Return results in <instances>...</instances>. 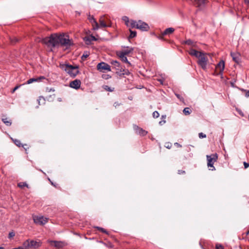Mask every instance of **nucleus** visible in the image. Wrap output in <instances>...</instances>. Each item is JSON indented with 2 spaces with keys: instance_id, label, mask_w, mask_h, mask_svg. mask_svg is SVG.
<instances>
[{
  "instance_id": "nucleus-1",
  "label": "nucleus",
  "mask_w": 249,
  "mask_h": 249,
  "mask_svg": "<svg viewBox=\"0 0 249 249\" xmlns=\"http://www.w3.org/2000/svg\"><path fill=\"white\" fill-rule=\"evenodd\" d=\"M42 42L53 48L61 46L68 49L73 45L72 39H70L69 36L64 34H52L49 37L43 38Z\"/></svg>"
},
{
  "instance_id": "nucleus-2",
  "label": "nucleus",
  "mask_w": 249,
  "mask_h": 249,
  "mask_svg": "<svg viewBox=\"0 0 249 249\" xmlns=\"http://www.w3.org/2000/svg\"><path fill=\"white\" fill-rule=\"evenodd\" d=\"M188 53L191 56L195 57L198 60L200 56L204 53L201 51H198L196 50V45L191 40H188Z\"/></svg>"
},
{
  "instance_id": "nucleus-3",
  "label": "nucleus",
  "mask_w": 249,
  "mask_h": 249,
  "mask_svg": "<svg viewBox=\"0 0 249 249\" xmlns=\"http://www.w3.org/2000/svg\"><path fill=\"white\" fill-rule=\"evenodd\" d=\"M60 68L72 77H75L79 73L77 66H73L68 64H60Z\"/></svg>"
},
{
  "instance_id": "nucleus-4",
  "label": "nucleus",
  "mask_w": 249,
  "mask_h": 249,
  "mask_svg": "<svg viewBox=\"0 0 249 249\" xmlns=\"http://www.w3.org/2000/svg\"><path fill=\"white\" fill-rule=\"evenodd\" d=\"M131 28H136L142 31H147L149 29V25L141 20L136 21L131 19Z\"/></svg>"
},
{
  "instance_id": "nucleus-5",
  "label": "nucleus",
  "mask_w": 249,
  "mask_h": 249,
  "mask_svg": "<svg viewBox=\"0 0 249 249\" xmlns=\"http://www.w3.org/2000/svg\"><path fill=\"white\" fill-rule=\"evenodd\" d=\"M207 166L209 168V170L214 171L215 170L213 166L214 163L217 161L218 159V155L216 153L211 154V155L206 156Z\"/></svg>"
},
{
  "instance_id": "nucleus-6",
  "label": "nucleus",
  "mask_w": 249,
  "mask_h": 249,
  "mask_svg": "<svg viewBox=\"0 0 249 249\" xmlns=\"http://www.w3.org/2000/svg\"><path fill=\"white\" fill-rule=\"evenodd\" d=\"M210 56V54L204 53L197 61L198 65L204 70L207 69V66L209 63L208 57Z\"/></svg>"
},
{
  "instance_id": "nucleus-7",
  "label": "nucleus",
  "mask_w": 249,
  "mask_h": 249,
  "mask_svg": "<svg viewBox=\"0 0 249 249\" xmlns=\"http://www.w3.org/2000/svg\"><path fill=\"white\" fill-rule=\"evenodd\" d=\"M90 21L92 23L93 29L94 30L98 29L99 26L102 28H105L107 26L106 24V18L105 16L100 17L99 20L100 24L99 25L96 20L93 18V17H92L91 19H90Z\"/></svg>"
},
{
  "instance_id": "nucleus-8",
  "label": "nucleus",
  "mask_w": 249,
  "mask_h": 249,
  "mask_svg": "<svg viewBox=\"0 0 249 249\" xmlns=\"http://www.w3.org/2000/svg\"><path fill=\"white\" fill-rule=\"evenodd\" d=\"M23 245L26 249L29 248L36 249L41 246V243L39 241L28 239L23 243Z\"/></svg>"
},
{
  "instance_id": "nucleus-9",
  "label": "nucleus",
  "mask_w": 249,
  "mask_h": 249,
  "mask_svg": "<svg viewBox=\"0 0 249 249\" xmlns=\"http://www.w3.org/2000/svg\"><path fill=\"white\" fill-rule=\"evenodd\" d=\"M97 69L102 72L111 71L110 66L105 62L99 63L97 66Z\"/></svg>"
},
{
  "instance_id": "nucleus-10",
  "label": "nucleus",
  "mask_w": 249,
  "mask_h": 249,
  "mask_svg": "<svg viewBox=\"0 0 249 249\" xmlns=\"http://www.w3.org/2000/svg\"><path fill=\"white\" fill-rule=\"evenodd\" d=\"M34 220L35 223L36 224L44 225L48 222V218L43 216H36L34 218Z\"/></svg>"
},
{
  "instance_id": "nucleus-11",
  "label": "nucleus",
  "mask_w": 249,
  "mask_h": 249,
  "mask_svg": "<svg viewBox=\"0 0 249 249\" xmlns=\"http://www.w3.org/2000/svg\"><path fill=\"white\" fill-rule=\"evenodd\" d=\"M116 73L120 76H124V75H128L130 72L127 69H124L122 66L119 68V70L116 71Z\"/></svg>"
},
{
  "instance_id": "nucleus-12",
  "label": "nucleus",
  "mask_w": 249,
  "mask_h": 249,
  "mask_svg": "<svg viewBox=\"0 0 249 249\" xmlns=\"http://www.w3.org/2000/svg\"><path fill=\"white\" fill-rule=\"evenodd\" d=\"M194 5L200 8H203L207 3L208 0H191Z\"/></svg>"
},
{
  "instance_id": "nucleus-13",
  "label": "nucleus",
  "mask_w": 249,
  "mask_h": 249,
  "mask_svg": "<svg viewBox=\"0 0 249 249\" xmlns=\"http://www.w3.org/2000/svg\"><path fill=\"white\" fill-rule=\"evenodd\" d=\"M81 84V82L80 80L75 79V80L70 82V87H71L73 89H78L80 88Z\"/></svg>"
},
{
  "instance_id": "nucleus-14",
  "label": "nucleus",
  "mask_w": 249,
  "mask_h": 249,
  "mask_svg": "<svg viewBox=\"0 0 249 249\" xmlns=\"http://www.w3.org/2000/svg\"><path fill=\"white\" fill-rule=\"evenodd\" d=\"M133 127L136 133L141 136H144L146 135L148 133L147 131L136 125H134Z\"/></svg>"
},
{
  "instance_id": "nucleus-15",
  "label": "nucleus",
  "mask_w": 249,
  "mask_h": 249,
  "mask_svg": "<svg viewBox=\"0 0 249 249\" xmlns=\"http://www.w3.org/2000/svg\"><path fill=\"white\" fill-rule=\"evenodd\" d=\"M48 242L51 246H54L57 249L62 248L64 246V243L61 241H49Z\"/></svg>"
},
{
  "instance_id": "nucleus-16",
  "label": "nucleus",
  "mask_w": 249,
  "mask_h": 249,
  "mask_svg": "<svg viewBox=\"0 0 249 249\" xmlns=\"http://www.w3.org/2000/svg\"><path fill=\"white\" fill-rule=\"evenodd\" d=\"M175 31V29L172 27L168 28L166 29L163 32H162L160 36V38H162L163 36L173 34Z\"/></svg>"
},
{
  "instance_id": "nucleus-17",
  "label": "nucleus",
  "mask_w": 249,
  "mask_h": 249,
  "mask_svg": "<svg viewBox=\"0 0 249 249\" xmlns=\"http://www.w3.org/2000/svg\"><path fill=\"white\" fill-rule=\"evenodd\" d=\"M225 63L223 60L220 61L216 66V70L219 73H222L224 70Z\"/></svg>"
},
{
  "instance_id": "nucleus-18",
  "label": "nucleus",
  "mask_w": 249,
  "mask_h": 249,
  "mask_svg": "<svg viewBox=\"0 0 249 249\" xmlns=\"http://www.w3.org/2000/svg\"><path fill=\"white\" fill-rule=\"evenodd\" d=\"M231 55L232 58L233 60L236 63H239L240 61V55L238 53H231Z\"/></svg>"
},
{
  "instance_id": "nucleus-19",
  "label": "nucleus",
  "mask_w": 249,
  "mask_h": 249,
  "mask_svg": "<svg viewBox=\"0 0 249 249\" xmlns=\"http://www.w3.org/2000/svg\"><path fill=\"white\" fill-rule=\"evenodd\" d=\"M45 78L44 76H39L37 78H31L27 80V81L25 84H30L34 82H40L42 79H44Z\"/></svg>"
},
{
  "instance_id": "nucleus-20",
  "label": "nucleus",
  "mask_w": 249,
  "mask_h": 249,
  "mask_svg": "<svg viewBox=\"0 0 249 249\" xmlns=\"http://www.w3.org/2000/svg\"><path fill=\"white\" fill-rule=\"evenodd\" d=\"M84 40L85 41L86 44H89L91 41L97 40V39L94 36L90 35L89 36H86L84 38Z\"/></svg>"
},
{
  "instance_id": "nucleus-21",
  "label": "nucleus",
  "mask_w": 249,
  "mask_h": 249,
  "mask_svg": "<svg viewBox=\"0 0 249 249\" xmlns=\"http://www.w3.org/2000/svg\"><path fill=\"white\" fill-rule=\"evenodd\" d=\"M110 64L112 65V69L115 71L119 70V68L121 67L120 63L116 60L111 61Z\"/></svg>"
},
{
  "instance_id": "nucleus-22",
  "label": "nucleus",
  "mask_w": 249,
  "mask_h": 249,
  "mask_svg": "<svg viewBox=\"0 0 249 249\" xmlns=\"http://www.w3.org/2000/svg\"><path fill=\"white\" fill-rule=\"evenodd\" d=\"M133 51V48H131L129 49L128 47H127L126 49L122 51L117 52V53H121V54L125 55H127L129 54V53H130L131 52H132Z\"/></svg>"
},
{
  "instance_id": "nucleus-23",
  "label": "nucleus",
  "mask_w": 249,
  "mask_h": 249,
  "mask_svg": "<svg viewBox=\"0 0 249 249\" xmlns=\"http://www.w3.org/2000/svg\"><path fill=\"white\" fill-rule=\"evenodd\" d=\"M117 55L121 58L122 61L128 64L129 65H131L130 63L128 61L126 55L118 53H117Z\"/></svg>"
},
{
  "instance_id": "nucleus-24",
  "label": "nucleus",
  "mask_w": 249,
  "mask_h": 249,
  "mask_svg": "<svg viewBox=\"0 0 249 249\" xmlns=\"http://www.w3.org/2000/svg\"><path fill=\"white\" fill-rule=\"evenodd\" d=\"M122 20L124 22L125 24L128 27H131V20L126 16L122 18Z\"/></svg>"
},
{
  "instance_id": "nucleus-25",
  "label": "nucleus",
  "mask_w": 249,
  "mask_h": 249,
  "mask_svg": "<svg viewBox=\"0 0 249 249\" xmlns=\"http://www.w3.org/2000/svg\"><path fill=\"white\" fill-rule=\"evenodd\" d=\"M2 121L7 126H10L12 124L11 120L10 119H8V118H7L6 117L2 118Z\"/></svg>"
},
{
  "instance_id": "nucleus-26",
  "label": "nucleus",
  "mask_w": 249,
  "mask_h": 249,
  "mask_svg": "<svg viewBox=\"0 0 249 249\" xmlns=\"http://www.w3.org/2000/svg\"><path fill=\"white\" fill-rule=\"evenodd\" d=\"M129 31L130 34L128 37L129 38H132L136 36L137 32L135 31H132L131 29H129Z\"/></svg>"
},
{
  "instance_id": "nucleus-27",
  "label": "nucleus",
  "mask_w": 249,
  "mask_h": 249,
  "mask_svg": "<svg viewBox=\"0 0 249 249\" xmlns=\"http://www.w3.org/2000/svg\"><path fill=\"white\" fill-rule=\"evenodd\" d=\"M18 186L20 188H23L24 187L28 188V185L24 182H20L18 184Z\"/></svg>"
},
{
  "instance_id": "nucleus-28",
  "label": "nucleus",
  "mask_w": 249,
  "mask_h": 249,
  "mask_svg": "<svg viewBox=\"0 0 249 249\" xmlns=\"http://www.w3.org/2000/svg\"><path fill=\"white\" fill-rule=\"evenodd\" d=\"M166 116L165 115H163L161 117V121L159 122V124L160 125H162L166 123L165 118Z\"/></svg>"
},
{
  "instance_id": "nucleus-29",
  "label": "nucleus",
  "mask_w": 249,
  "mask_h": 249,
  "mask_svg": "<svg viewBox=\"0 0 249 249\" xmlns=\"http://www.w3.org/2000/svg\"><path fill=\"white\" fill-rule=\"evenodd\" d=\"M13 142L18 147H20L22 145V143H21L20 141L17 139H13Z\"/></svg>"
},
{
  "instance_id": "nucleus-30",
  "label": "nucleus",
  "mask_w": 249,
  "mask_h": 249,
  "mask_svg": "<svg viewBox=\"0 0 249 249\" xmlns=\"http://www.w3.org/2000/svg\"><path fill=\"white\" fill-rule=\"evenodd\" d=\"M37 101L39 105L44 104L45 102V98L42 96H40Z\"/></svg>"
},
{
  "instance_id": "nucleus-31",
  "label": "nucleus",
  "mask_w": 249,
  "mask_h": 249,
  "mask_svg": "<svg viewBox=\"0 0 249 249\" xmlns=\"http://www.w3.org/2000/svg\"><path fill=\"white\" fill-rule=\"evenodd\" d=\"M95 228L97 229L99 231L103 232V233H105L107 234H108V231H107L105 229H104V228H101V227H96Z\"/></svg>"
},
{
  "instance_id": "nucleus-32",
  "label": "nucleus",
  "mask_w": 249,
  "mask_h": 249,
  "mask_svg": "<svg viewBox=\"0 0 249 249\" xmlns=\"http://www.w3.org/2000/svg\"><path fill=\"white\" fill-rule=\"evenodd\" d=\"M18 41V39L16 37L10 38V42H11V43L12 44H15Z\"/></svg>"
},
{
  "instance_id": "nucleus-33",
  "label": "nucleus",
  "mask_w": 249,
  "mask_h": 249,
  "mask_svg": "<svg viewBox=\"0 0 249 249\" xmlns=\"http://www.w3.org/2000/svg\"><path fill=\"white\" fill-rule=\"evenodd\" d=\"M152 116L153 118H157L160 116V114L158 111H155L153 113Z\"/></svg>"
},
{
  "instance_id": "nucleus-34",
  "label": "nucleus",
  "mask_w": 249,
  "mask_h": 249,
  "mask_svg": "<svg viewBox=\"0 0 249 249\" xmlns=\"http://www.w3.org/2000/svg\"><path fill=\"white\" fill-rule=\"evenodd\" d=\"M89 56V54L86 53H84L82 56H81V59L82 60H83V61L85 60Z\"/></svg>"
},
{
  "instance_id": "nucleus-35",
  "label": "nucleus",
  "mask_w": 249,
  "mask_h": 249,
  "mask_svg": "<svg viewBox=\"0 0 249 249\" xmlns=\"http://www.w3.org/2000/svg\"><path fill=\"white\" fill-rule=\"evenodd\" d=\"M165 146L168 149H170L172 146V144L170 142H166L165 144Z\"/></svg>"
},
{
  "instance_id": "nucleus-36",
  "label": "nucleus",
  "mask_w": 249,
  "mask_h": 249,
  "mask_svg": "<svg viewBox=\"0 0 249 249\" xmlns=\"http://www.w3.org/2000/svg\"><path fill=\"white\" fill-rule=\"evenodd\" d=\"M198 135H199V138H200V139L204 138L206 137V135L202 132L199 133Z\"/></svg>"
},
{
  "instance_id": "nucleus-37",
  "label": "nucleus",
  "mask_w": 249,
  "mask_h": 249,
  "mask_svg": "<svg viewBox=\"0 0 249 249\" xmlns=\"http://www.w3.org/2000/svg\"><path fill=\"white\" fill-rule=\"evenodd\" d=\"M21 147H23L26 151H27V149L29 148L27 144H22Z\"/></svg>"
},
{
  "instance_id": "nucleus-38",
  "label": "nucleus",
  "mask_w": 249,
  "mask_h": 249,
  "mask_svg": "<svg viewBox=\"0 0 249 249\" xmlns=\"http://www.w3.org/2000/svg\"><path fill=\"white\" fill-rule=\"evenodd\" d=\"M15 236V233L14 232H10L9 233V236H8V237L9 238H11L13 237H14Z\"/></svg>"
},
{
  "instance_id": "nucleus-39",
  "label": "nucleus",
  "mask_w": 249,
  "mask_h": 249,
  "mask_svg": "<svg viewBox=\"0 0 249 249\" xmlns=\"http://www.w3.org/2000/svg\"><path fill=\"white\" fill-rule=\"evenodd\" d=\"M185 171L182 170H178V174H185Z\"/></svg>"
},
{
  "instance_id": "nucleus-40",
  "label": "nucleus",
  "mask_w": 249,
  "mask_h": 249,
  "mask_svg": "<svg viewBox=\"0 0 249 249\" xmlns=\"http://www.w3.org/2000/svg\"><path fill=\"white\" fill-rule=\"evenodd\" d=\"M121 105V103H119L118 102H115L114 104V106L115 108H117L118 107L120 106Z\"/></svg>"
},
{
  "instance_id": "nucleus-41",
  "label": "nucleus",
  "mask_w": 249,
  "mask_h": 249,
  "mask_svg": "<svg viewBox=\"0 0 249 249\" xmlns=\"http://www.w3.org/2000/svg\"><path fill=\"white\" fill-rule=\"evenodd\" d=\"M216 249H224L222 246L221 245L217 244L216 245Z\"/></svg>"
},
{
  "instance_id": "nucleus-42",
  "label": "nucleus",
  "mask_w": 249,
  "mask_h": 249,
  "mask_svg": "<svg viewBox=\"0 0 249 249\" xmlns=\"http://www.w3.org/2000/svg\"><path fill=\"white\" fill-rule=\"evenodd\" d=\"M244 165L245 169L249 167V164L246 162H244Z\"/></svg>"
},
{
  "instance_id": "nucleus-43",
  "label": "nucleus",
  "mask_w": 249,
  "mask_h": 249,
  "mask_svg": "<svg viewBox=\"0 0 249 249\" xmlns=\"http://www.w3.org/2000/svg\"><path fill=\"white\" fill-rule=\"evenodd\" d=\"M105 89L109 91H112V90H111L110 88L107 86H106V88H105Z\"/></svg>"
},
{
  "instance_id": "nucleus-44",
  "label": "nucleus",
  "mask_w": 249,
  "mask_h": 249,
  "mask_svg": "<svg viewBox=\"0 0 249 249\" xmlns=\"http://www.w3.org/2000/svg\"><path fill=\"white\" fill-rule=\"evenodd\" d=\"M175 145L177 147H181V145L178 142L175 143Z\"/></svg>"
},
{
  "instance_id": "nucleus-45",
  "label": "nucleus",
  "mask_w": 249,
  "mask_h": 249,
  "mask_svg": "<svg viewBox=\"0 0 249 249\" xmlns=\"http://www.w3.org/2000/svg\"><path fill=\"white\" fill-rule=\"evenodd\" d=\"M20 86H17L15 87L13 90V92H14L16 90H17Z\"/></svg>"
},
{
  "instance_id": "nucleus-46",
  "label": "nucleus",
  "mask_w": 249,
  "mask_h": 249,
  "mask_svg": "<svg viewBox=\"0 0 249 249\" xmlns=\"http://www.w3.org/2000/svg\"><path fill=\"white\" fill-rule=\"evenodd\" d=\"M183 113L185 115H187V107H185L183 110Z\"/></svg>"
},
{
  "instance_id": "nucleus-47",
  "label": "nucleus",
  "mask_w": 249,
  "mask_h": 249,
  "mask_svg": "<svg viewBox=\"0 0 249 249\" xmlns=\"http://www.w3.org/2000/svg\"><path fill=\"white\" fill-rule=\"evenodd\" d=\"M47 91H54V89H49V88H47Z\"/></svg>"
},
{
  "instance_id": "nucleus-48",
  "label": "nucleus",
  "mask_w": 249,
  "mask_h": 249,
  "mask_svg": "<svg viewBox=\"0 0 249 249\" xmlns=\"http://www.w3.org/2000/svg\"><path fill=\"white\" fill-rule=\"evenodd\" d=\"M246 96L249 97V90L247 92V93L246 94Z\"/></svg>"
},
{
  "instance_id": "nucleus-49",
  "label": "nucleus",
  "mask_w": 249,
  "mask_h": 249,
  "mask_svg": "<svg viewBox=\"0 0 249 249\" xmlns=\"http://www.w3.org/2000/svg\"><path fill=\"white\" fill-rule=\"evenodd\" d=\"M177 96L180 99V97L179 96V95L178 94H176Z\"/></svg>"
},
{
  "instance_id": "nucleus-50",
  "label": "nucleus",
  "mask_w": 249,
  "mask_h": 249,
  "mask_svg": "<svg viewBox=\"0 0 249 249\" xmlns=\"http://www.w3.org/2000/svg\"><path fill=\"white\" fill-rule=\"evenodd\" d=\"M177 96L180 99V97L179 96V95L178 94H176Z\"/></svg>"
},
{
  "instance_id": "nucleus-51",
  "label": "nucleus",
  "mask_w": 249,
  "mask_h": 249,
  "mask_svg": "<svg viewBox=\"0 0 249 249\" xmlns=\"http://www.w3.org/2000/svg\"><path fill=\"white\" fill-rule=\"evenodd\" d=\"M177 96L180 99V97L179 96V95L178 94H176Z\"/></svg>"
},
{
  "instance_id": "nucleus-52",
  "label": "nucleus",
  "mask_w": 249,
  "mask_h": 249,
  "mask_svg": "<svg viewBox=\"0 0 249 249\" xmlns=\"http://www.w3.org/2000/svg\"><path fill=\"white\" fill-rule=\"evenodd\" d=\"M246 2L249 3V0H245Z\"/></svg>"
},
{
  "instance_id": "nucleus-53",
  "label": "nucleus",
  "mask_w": 249,
  "mask_h": 249,
  "mask_svg": "<svg viewBox=\"0 0 249 249\" xmlns=\"http://www.w3.org/2000/svg\"><path fill=\"white\" fill-rule=\"evenodd\" d=\"M0 249H4L3 247H0Z\"/></svg>"
},
{
  "instance_id": "nucleus-54",
  "label": "nucleus",
  "mask_w": 249,
  "mask_h": 249,
  "mask_svg": "<svg viewBox=\"0 0 249 249\" xmlns=\"http://www.w3.org/2000/svg\"><path fill=\"white\" fill-rule=\"evenodd\" d=\"M187 112H188V115L190 114V112H189V111L188 110L187 111Z\"/></svg>"
},
{
  "instance_id": "nucleus-55",
  "label": "nucleus",
  "mask_w": 249,
  "mask_h": 249,
  "mask_svg": "<svg viewBox=\"0 0 249 249\" xmlns=\"http://www.w3.org/2000/svg\"><path fill=\"white\" fill-rule=\"evenodd\" d=\"M184 43H185V44H187V41H186V40H185V41H184Z\"/></svg>"
},
{
  "instance_id": "nucleus-56",
  "label": "nucleus",
  "mask_w": 249,
  "mask_h": 249,
  "mask_svg": "<svg viewBox=\"0 0 249 249\" xmlns=\"http://www.w3.org/2000/svg\"><path fill=\"white\" fill-rule=\"evenodd\" d=\"M248 234H249V231L248 232Z\"/></svg>"
}]
</instances>
